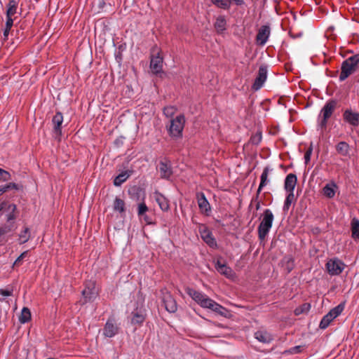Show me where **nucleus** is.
Segmentation results:
<instances>
[{
    "label": "nucleus",
    "instance_id": "obj_1",
    "mask_svg": "<svg viewBox=\"0 0 359 359\" xmlns=\"http://www.w3.org/2000/svg\"><path fill=\"white\" fill-rule=\"evenodd\" d=\"M359 63V55L356 54L349 57L345 60L341 67V73L339 75V80L341 81H344L351 74H352L355 70Z\"/></svg>",
    "mask_w": 359,
    "mask_h": 359
},
{
    "label": "nucleus",
    "instance_id": "obj_2",
    "mask_svg": "<svg viewBox=\"0 0 359 359\" xmlns=\"http://www.w3.org/2000/svg\"><path fill=\"white\" fill-rule=\"evenodd\" d=\"M274 216L269 209H266L263 212L262 219L258 226V236L260 240H264L268 235L273 224Z\"/></svg>",
    "mask_w": 359,
    "mask_h": 359
},
{
    "label": "nucleus",
    "instance_id": "obj_3",
    "mask_svg": "<svg viewBox=\"0 0 359 359\" xmlns=\"http://www.w3.org/2000/svg\"><path fill=\"white\" fill-rule=\"evenodd\" d=\"M185 117L183 114L177 116L170 120L168 126V133L172 138H180L182 136V131L184 127Z\"/></svg>",
    "mask_w": 359,
    "mask_h": 359
},
{
    "label": "nucleus",
    "instance_id": "obj_4",
    "mask_svg": "<svg viewBox=\"0 0 359 359\" xmlns=\"http://www.w3.org/2000/svg\"><path fill=\"white\" fill-rule=\"evenodd\" d=\"M186 291L187 294L201 307L209 309L212 299L209 298L205 294L191 288H187Z\"/></svg>",
    "mask_w": 359,
    "mask_h": 359
},
{
    "label": "nucleus",
    "instance_id": "obj_5",
    "mask_svg": "<svg viewBox=\"0 0 359 359\" xmlns=\"http://www.w3.org/2000/svg\"><path fill=\"white\" fill-rule=\"evenodd\" d=\"M186 291L187 294L201 307L209 309L212 299L209 298L205 294L191 288H187Z\"/></svg>",
    "mask_w": 359,
    "mask_h": 359
},
{
    "label": "nucleus",
    "instance_id": "obj_6",
    "mask_svg": "<svg viewBox=\"0 0 359 359\" xmlns=\"http://www.w3.org/2000/svg\"><path fill=\"white\" fill-rule=\"evenodd\" d=\"M83 300L82 304L93 302L98 295V290L93 281H88L85 284V288L82 291Z\"/></svg>",
    "mask_w": 359,
    "mask_h": 359
},
{
    "label": "nucleus",
    "instance_id": "obj_7",
    "mask_svg": "<svg viewBox=\"0 0 359 359\" xmlns=\"http://www.w3.org/2000/svg\"><path fill=\"white\" fill-rule=\"evenodd\" d=\"M337 102L334 100H330L325 103L320 112L323 114V118L320 123L321 128L326 127L327 120L332 115L337 107Z\"/></svg>",
    "mask_w": 359,
    "mask_h": 359
},
{
    "label": "nucleus",
    "instance_id": "obj_8",
    "mask_svg": "<svg viewBox=\"0 0 359 359\" xmlns=\"http://www.w3.org/2000/svg\"><path fill=\"white\" fill-rule=\"evenodd\" d=\"M344 310V306L341 304H339L330 310V311L327 313L325 316H323L322 318L319 327L321 329H325L327 328L330 323L338 316L341 314V313Z\"/></svg>",
    "mask_w": 359,
    "mask_h": 359
},
{
    "label": "nucleus",
    "instance_id": "obj_9",
    "mask_svg": "<svg viewBox=\"0 0 359 359\" xmlns=\"http://www.w3.org/2000/svg\"><path fill=\"white\" fill-rule=\"evenodd\" d=\"M157 170L160 173L161 178L168 180L172 175L170 161L165 158L161 160L158 165Z\"/></svg>",
    "mask_w": 359,
    "mask_h": 359
},
{
    "label": "nucleus",
    "instance_id": "obj_10",
    "mask_svg": "<svg viewBox=\"0 0 359 359\" xmlns=\"http://www.w3.org/2000/svg\"><path fill=\"white\" fill-rule=\"evenodd\" d=\"M343 120L352 127L359 125V113L354 111L351 107L346 109L343 112Z\"/></svg>",
    "mask_w": 359,
    "mask_h": 359
},
{
    "label": "nucleus",
    "instance_id": "obj_11",
    "mask_svg": "<svg viewBox=\"0 0 359 359\" xmlns=\"http://www.w3.org/2000/svg\"><path fill=\"white\" fill-rule=\"evenodd\" d=\"M344 264L339 259H330L326 264V269L332 276L339 275L344 270Z\"/></svg>",
    "mask_w": 359,
    "mask_h": 359
},
{
    "label": "nucleus",
    "instance_id": "obj_12",
    "mask_svg": "<svg viewBox=\"0 0 359 359\" xmlns=\"http://www.w3.org/2000/svg\"><path fill=\"white\" fill-rule=\"evenodd\" d=\"M150 68L152 73L154 74H158L162 72L163 57L161 55L160 52H158L156 55H151Z\"/></svg>",
    "mask_w": 359,
    "mask_h": 359
},
{
    "label": "nucleus",
    "instance_id": "obj_13",
    "mask_svg": "<svg viewBox=\"0 0 359 359\" xmlns=\"http://www.w3.org/2000/svg\"><path fill=\"white\" fill-rule=\"evenodd\" d=\"M271 29L269 25H262L256 36V42L259 46H264L270 36Z\"/></svg>",
    "mask_w": 359,
    "mask_h": 359
},
{
    "label": "nucleus",
    "instance_id": "obj_14",
    "mask_svg": "<svg viewBox=\"0 0 359 359\" xmlns=\"http://www.w3.org/2000/svg\"><path fill=\"white\" fill-rule=\"evenodd\" d=\"M199 232L202 239L210 248L217 247V242L215 241V238L213 237L212 232L208 229L207 226L203 225L201 227H200Z\"/></svg>",
    "mask_w": 359,
    "mask_h": 359
},
{
    "label": "nucleus",
    "instance_id": "obj_15",
    "mask_svg": "<svg viewBox=\"0 0 359 359\" xmlns=\"http://www.w3.org/2000/svg\"><path fill=\"white\" fill-rule=\"evenodd\" d=\"M267 78V68L266 66H261L259 68L258 75L256 77L253 83L252 88L254 90H257L260 89Z\"/></svg>",
    "mask_w": 359,
    "mask_h": 359
},
{
    "label": "nucleus",
    "instance_id": "obj_16",
    "mask_svg": "<svg viewBox=\"0 0 359 359\" xmlns=\"http://www.w3.org/2000/svg\"><path fill=\"white\" fill-rule=\"evenodd\" d=\"M118 331V327L116 325L114 319L109 318L107 321L105 326L103 329V334L106 337H113L115 336Z\"/></svg>",
    "mask_w": 359,
    "mask_h": 359
},
{
    "label": "nucleus",
    "instance_id": "obj_17",
    "mask_svg": "<svg viewBox=\"0 0 359 359\" xmlns=\"http://www.w3.org/2000/svg\"><path fill=\"white\" fill-rule=\"evenodd\" d=\"M163 302L165 309L170 313H175L177 309L176 301L169 292L163 293Z\"/></svg>",
    "mask_w": 359,
    "mask_h": 359
},
{
    "label": "nucleus",
    "instance_id": "obj_18",
    "mask_svg": "<svg viewBox=\"0 0 359 359\" xmlns=\"http://www.w3.org/2000/svg\"><path fill=\"white\" fill-rule=\"evenodd\" d=\"M215 267L217 272L224 276L227 278H231L234 276L233 270L225 263H222L219 259H218L215 263Z\"/></svg>",
    "mask_w": 359,
    "mask_h": 359
},
{
    "label": "nucleus",
    "instance_id": "obj_19",
    "mask_svg": "<svg viewBox=\"0 0 359 359\" xmlns=\"http://www.w3.org/2000/svg\"><path fill=\"white\" fill-rule=\"evenodd\" d=\"M62 114L61 112H57L52 119V123L53 124V133L56 138H59L62 135Z\"/></svg>",
    "mask_w": 359,
    "mask_h": 359
},
{
    "label": "nucleus",
    "instance_id": "obj_20",
    "mask_svg": "<svg viewBox=\"0 0 359 359\" xmlns=\"http://www.w3.org/2000/svg\"><path fill=\"white\" fill-rule=\"evenodd\" d=\"M154 198L161 210L165 212L170 209L169 201L162 194L156 191L154 192Z\"/></svg>",
    "mask_w": 359,
    "mask_h": 359
},
{
    "label": "nucleus",
    "instance_id": "obj_21",
    "mask_svg": "<svg viewBox=\"0 0 359 359\" xmlns=\"http://www.w3.org/2000/svg\"><path fill=\"white\" fill-rule=\"evenodd\" d=\"M197 200L201 211L206 215H208V212L210 211L211 208L210 205L205 194L203 193H198L197 194Z\"/></svg>",
    "mask_w": 359,
    "mask_h": 359
},
{
    "label": "nucleus",
    "instance_id": "obj_22",
    "mask_svg": "<svg viewBox=\"0 0 359 359\" xmlns=\"http://www.w3.org/2000/svg\"><path fill=\"white\" fill-rule=\"evenodd\" d=\"M297 182V176L293 173H290L285 180L284 188L288 192H294V189Z\"/></svg>",
    "mask_w": 359,
    "mask_h": 359
},
{
    "label": "nucleus",
    "instance_id": "obj_23",
    "mask_svg": "<svg viewBox=\"0 0 359 359\" xmlns=\"http://www.w3.org/2000/svg\"><path fill=\"white\" fill-rule=\"evenodd\" d=\"M145 320V314L143 310L136 309L132 313L131 323L140 325Z\"/></svg>",
    "mask_w": 359,
    "mask_h": 359
},
{
    "label": "nucleus",
    "instance_id": "obj_24",
    "mask_svg": "<svg viewBox=\"0 0 359 359\" xmlns=\"http://www.w3.org/2000/svg\"><path fill=\"white\" fill-rule=\"evenodd\" d=\"M131 170H125L118 175L115 179L114 180V185L116 187L121 186L123 182H125L129 177L131 175Z\"/></svg>",
    "mask_w": 359,
    "mask_h": 359
},
{
    "label": "nucleus",
    "instance_id": "obj_25",
    "mask_svg": "<svg viewBox=\"0 0 359 359\" xmlns=\"http://www.w3.org/2000/svg\"><path fill=\"white\" fill-rule=\"evenodd\" d=\"M255 337L259 341L268 344L272 341L271 335L266 331L258 330L255 332Z\"/></svg>",
    "mask_w": 359,
    "mask_h": 359
},
{
    "label": "nucleus",
    "instance_id": "obj_26",
    "mask_svg": "<svg viewBox=\"0 0 359 359\" xmlns=\"http://www.w3.org/2000/svg\"><path fill=\"white\" fill-rule=\"evenodd\" d=\"M17 207L15 204L8 203V205L6 208V212H8V215H6V219L8 222L15 220L17 217L16 214Z\"/></svg>",
    "mask_w": 359,
    "mask_h": 359
},
{
    "label": "nucleus",
    "instance_id": "obj_27",
    "mask_svg": "<svg viewBox=\"0 0 359 359\" xmlns=\"http://www.w3.org/2000/svg\"><path fill=\"white\" fill-rule=\"evenodd\" d=\"M269 172V168L268 167H266L264 168V170L260 177V184H259V186L257 191V198L259 196V194L262 191V188L267 183V177H268Z\"/></svg>",
    "mask_w": 359,
    "mask_h": 359
},
{
    "label": "nucleus",
    "instance_id": "obj_28",
    "mask_svg": "<svg viewBox=\"0 0 359 359\" xmlns=\"http://www.w3.org/2000/svg\"><path fill=\"white\" fill-rule=\"evenodd\" d=\"M113 209L116 212H118L121 215L125 213L126 204L123 200L116 198L113 203Z\"/></svg>",
    "mask_w": 359,
    "mask_h": 359
},
{
    "label": "nucleus",
    "instance_id": "obj_29",
    "mask_svg": "<svg viewBox=\"0 0 359 359\" xmlns=\"http://www.w3.org/2000/svg\"><path fill=\"white\" fill-rule=\"evenodd\" d=\"M18 8V2L15 0H9L7 5L6 18H12V16L16 13Z\"/></svg>",
    "mask_w": 359,
    "mask_h": 359
},
{
    "label": "nucleus",
    "instance_id": "obj_30",
    "mask_svg": "<svg viewBox=\"0 0 359 359\" xmlns=\"http://www.w3.org/2000/svg\"><path fill=\"white\" fill-rule=\"evenodd\" d=\"M209 309L212 310L213 311L217 313L218 314L221 315L222 316H224V317L226 316L227 313H228V311L226 309H225L220 304H217L214 300H212Z\"/></svg>",
    "mask_w": 359,
    "mask_h": 359
},
{
    "label": "nucleus",
    "instance_id": "obj_31",
    "mask_svg": "<svg viewBox=\"0 0 359 359\" xmlns=\"http://www.w3.org/2000/svg\"><path fill=\"white\" fill-rule=\"evenodd\" d=\"M226 21L225 17L219 15L217 18L215 22V28L218 32H222L226 29Z\"/></svg>",
    "mask_w": 359,
    "mask_h": 359
},
{
    "label": "nucleus",
    "instance_id": "obj_32",
    "mask_svg": "<svg viewBox=\"0 0 359 359\" xmlns=\"http://www.w3.org/2000/svg\"><path fill=\"white\" fill-rule=\"evenodd\" d=\"M30 320H31L30 310L27 307H24L22 309L21 313L19 316V321L21 323L25 324V323L29 322Z\"/></svg>",
    "mask_w": 359,
    "mask_h": 359
},
{
    "label": "nucleus",
    "instance_id": "obj_33",
    "mask_svg": "<svg viewBox=\"0 0 359 359\" xmlns=\"http://www.w3.org/2000/svg\"><path fill=\"white\" fill-rule=\"evenodd\" d=\"M311 309V304L309 303H304L299 306L297 307L294 313L295 316H299L301 314H306Z\"/></svg>",
    "mask_w": 359,
    "mask_h": 359
},
{
    "label": "nucleus",
    "instance_id": "obj_34",
    "mask_svg": "<svg viewBox=\"0 0 359 359\" xmlns=\"http://www.w3.org/2000/svg\"><path fill=\"white\" fill-rule=\"evenodd\" d=\"M348 144L345 142H340L336 146V149L338 154L342 156H346L348 154Z\"/></svg>",
    "mask_w": 359,
    "mask_h": 359
},
{
    "label": "nucleus",
    "instance_id": "obj_35",
    "mask_svg": "<svg viewBox=\"0 0 359 359\" xmlns=\"http://www.w3.org/2000/svg\"><path fill=\"white\" fill-rule=\"evenodd\" d=\"M212 4L219 8L229 10L230 8V3L228 0H211Z\"/></svg>",
    "mask_w": 359,
    "mask_h": 359
},
{
    "label": "nucleus",
    "instance_id": "obj_36",
    "mask_svg": "<svg viewBox=\"0 0 359 359\" xmlns=\"http://www.w3.org/2000/svg\"><path fill=\"white\" fill-rule=\"evenodd\" d=\"M30 238V231L28 227H25L24 230L22 231L19 235L20 243L23 244L27 242Z\"/></svg>",
    "mask_w": 359,
    "mask_h": 359
},
{
    "label": "nucleus",
    "instance_id": "obj_37",
    "mask_svg": "<svg viewBox=\"0 0 359 359\" xmlns=\"http://www.w3.org/2000/svg\"><path fill=\"white\" fill-rule=\"evenodd\" d=\"M352 236L355 239L359 238V219L353 218L352 220Z\"/></svg>",
    "mask_w": 359,
    "mask_h": 359
},
{
    "label": "nucleus",
    "instance_id": "obj_38",
    "mask_svg": "<svg viewBox=\"0 0 359 359\" xmlns=\"http://www.w3.org/2000/svg\"><path fill=\"white\" fill-rule=\"evenodd\" d=\"M13 25V18H6V27L4 30V40H7L9 32Z\"/></svg>",
    "mask_w": 359,
    "mask_h": 359
},
{
    "label": "nucleus",
    "instance_id": "obj_39",
    "mask_svg": "<svg viewBox=\"0 0 359 359\" xmlns=\"http://www.w3.org/2000/svg\"><path fill=\"white\" fill-rule=\"evenodd\" d=\"M294 192H289V194L287 196L285 201V203H284V206H283L284 210H289L290 206L291 203L294 201Z\"/></svg>",
    "mask_w": 359,
    "mask_h": 359
},
{
    "label": "nucleus",
    "instance_id": "obj_40",
    "mask_svg": "<svg viewBox=\"0 0 359 359\" xmlns=\"http://www.w3.org/2000/svg\"><path fill=\"white\" fill-rule=\"evenodd\" d=\"M323 194L331 198L332 197H334V194H335V191L334 189V187L333 186H330L329 184H327L323 189Z\"/></svg>",
    "mask_w": 359,
    "mask_h": 359
},
{
    "label": "nucleus",
    "instance_id": "obj_41",
    "mask_svg": "<svg viewBox=\"0 0 359 359\" xmlns=\"http://www.w3.org/2000/svg\"><path fill=\"white\" fill-rule=\"evenodd\" d=\"M177 109L173 106H168L164 107L163 114L166 117H172L176 113Z\"/></svg>",
    "mask_w": 359,
    "mask_h": 359
},
{
    "label": "nucleus",
    "instance_id": "obj_42",
    "mask_svg": "<svg viewBox=\"0 0 359 359\" xmlns=\"http://www.w3.org/2000/svg\"><path fill=\"white\" fill-rule=\"evenodd\" d=\"M148 211V207L144 202L140 203L137 208V215L139 217H143L145 213Z\"/></svg>",
    "mask_w": 359,
    "mask_h": 359
},
{
    "label": "nucleus",
    "instance_id": "obj_43",
    "mask_svg": "<svg viewBox=\"0 0 359 359\" xmlns=\"http://www.w3.org/2000/svg\"><path fill=\"white\" fill-rule=\"evenodd\" d=\"M28 251L23 252L15 261L13 267L19 266L22 264L23 259L27 256Z\"/></svg>",
    "mask_w": 359,
    "mask_h": 359
},
{
    "label": "nucleus",
    "instance_id": "obj_44",
    "mask_svg": "<svg viewBox=\"0 0 359 359\" xmlns=\"http://www.w3.org/2000/svg\"><path fill=\"white\" fill-rule=\"evenodd\" d=\"M11 180V175L6 170L0 168V180L6 182Z\"/></svg>",
    "mask_w": 359,
    "mask_h": 359
},
{
    "label": "nucleus",
    "instance_id": "obj_45",
    "mask_svg": "<svg viewBox=\"0 0 359 359\" xmlns=\"http://www.w3.org/2000/svg\"><path fill=\"white\" fill-rule=\"evenodd\" d=\"M130 195L136 194L137 196V199L140 197L141 194H142V200L144 198V193L142 192L140 188L133 187L131 189L128 191Z\"/></svg>",
    "mask_w": 359,
    "mask_h": 359
},
{
    "label": "nucleus",
    "instance_id": "obj_46",
    "mask_svg": "<svg viewBox=\"0 0 359 359\" xmlns=\"http://www.w3.org/2000/svg\"><path fill=\"white\" fill-rule=\"evenodd\" d=\"M312 151H313V147H312V144H311V146L308 148V149L306 150V151L305 152V154H304V160H305L306 164H308L309 162L310 161Z\"/></svg>",
    "mask_w": 359,
    "mask_h": 359
},
{
    "label": "nucleus",
    "instance_id": "obj_47",
    "mask_svg": "<svg viewBox=\"0 0 359 359\" xmlns=\"http://www.w3.org/2000/svg\"><path fill=\"white\" fill-rule=\"evenodd\" d=\"M11 231V227L8 225H5L4 226L0 227V236L10 232Z\"/></svg>",
    "mask_w": 359,
    "mask_h": 359
},
{
    "label": "nucleus",
    "instance_id": "obj_48",
    "mask_svg": "<svg viewBox=\"0 0 359 359\" xmlns=\"http://www.w3.org/2000/svg\"><path fill=\"white\" fill-rule=\"evenodd\" d=\"M356 3L353 5L352 10L355 12L354 16L353 17V19L355 21H358V13L359 11L358 8L356 6Z\"/></svg>",
    "mask_w": 359,
    "mask_h": 359
},
{
    "label": "nucleus",
    "instance_id": "obj_49",
    "mask_svg": "<svg viewBox=\"0 0 359 359\" xmlns=\"http://www.w3.org/2000/svg\"><path fill=\"white\" fill-rule=\"evenodd\" d=\"M6 187H8V191L11 189H14L16 190L20 189V186L18 184L13 182L6 184Z\"/></svg>",
    "mask_w": 359,
    "mask_h": 359
},
{
    "label": "nucleus",
    "instance_id": "obj_50",
    "mask_svg": "<svg viewBox=\"0 0 359 359\" xmlns=\"http://www.w3.org/2000/svg\"><path fill=\"white\" fill-rule=\"evenodd\" d=\"M261 135H257L251 138L252 142L254 144H258L261 141Z\"/></svg>",
    "mask_w": 359,
    "mask_h": 359
},
{
    "label": "nucleus",
    "instance_id": "obj_51",
    "mask_svg": "<svg viewBox=\"0 0 359 359\" xmlns=\"http://www.w3.org/2000/svg\"><path fill=\"white\" fill-rule=\"evenodd\" d=\"M301 349H302V346H297L292 347V348L290 349V352L291 353H299V352H300V351H301Z\"/></svg>",
    "mask_w": 359,
    "mask_h": 359
},
{
    "label": "nucleus",
    "instance_id": "obj_52",
    "mask_svg": "<svg viewBox=\"0 0 359 359\" xmlns=\"http://www.w3.org/2000/svg\"><path fill=\"white\" fill-rule=\"evenodd\" d=\"M0 294L5 297H9L12 294V292L8 290H1Z\"/></svg>",
    "mask_w": 359,
    "mask_h": 359
},
{
    "label": "nucleus",
    "instance_id": "obj_53",
    "mask_svg": "<svg viewBox=\"0 0 359 359\" xmlns=\"http://www.w3.org/2000/svg\"><path fill=\"white\" fill-rule=\"evenodd\" d=\"M8 203V202L4 201L0 204V212H1L2 210H6Z\"/></svg>",
    "mask_w": 359,
    "mask_h": 359
},
{
    "label": "nucleus",
    "instance_id": "obj_54",
    "mask_svg": "<svg viewBox=\"0 0 359 359\" xmlns=\"http://www.w3.org/2000/svg\"><path fill=\"white\" fill-rule=\"evenodd\" d=\"M6 191H8V187H6V185L0 186V196Z\"/></svg>",
    "mask_w": 359,
    "mask_h": 359
},
{
    "label": "nucleus",
    "instance_id": "obj_55",
    "mask_svg": "<svg viewBox=\"0 0 359 359\" xmlns=\"http://www.w3.org/2000/svg\"><path fill=\"white\" fill-rule=\"evenodd\" d=\"M143 217L147 224H149L151 223V219L147 215H144Z\"/></svg>",
    "mask_w": 359,
    "mask_h": 359
},
{
    "label": "nucleus",
    "instance_id": "obj_56",
    "mask_svg": "<svg viewBox=\"0 0 359 359\" xmlns=\"http://www.w3.org/2000/svg\"><path fill=\"white\" fill-rule=\"evenodd\" d=\"M259 208V203H258L257 204V207H256V209H257V210H258Z\"/></svg>",
    "mask_w": 359,
    "mask_h": 359
},
{
    "label": "nucleus",
    "instance_id": "obj_57",
    "mask_svg": "<svg viewBox=\"0 0 359 359\" xmlns=\"http://www.w3.org/2000/svg\"><path fill=\"white\" fill-rule=\"evenodd\" d=\"M353 0H348L350 3H352Z\"/></svg>",
    "mask_w": 359,
    "mask_h": 359
}]
</instances>
